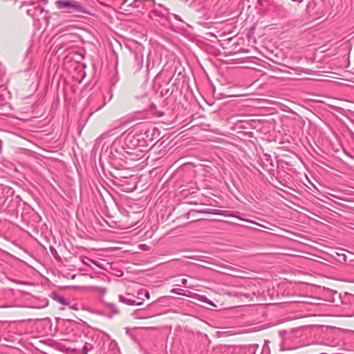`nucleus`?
<instances>
[{"instance_id": "obj_13", "label": "nucleus", "mask_w": 354, "mask_h": 354, "mask_svg": "<svg viewBox=\"0 0 354 354\" xmlns=\"http://www.w3.org/2000/svg\"><path fill=\"white\" fill-rule=\"evenodd\" d=\"M82 261L84 265L88 266L91 268L92 267L93 264L97 266V263L95 261H93L88 257L82 258Z\"/></svg>"}, {"instance_id": "obj_10", "label": "nucleus", "mask_w": 354, "mask_h": 354, "mask_svg": "<svg viewBox=\"0 0 354 354\" xmlns=\"http://www.w3.org/2000/svg\"><path fill=\"white\" fill-rule=\"evenodd\" d=\"M108 352L109 354H119L120 348L118 343L115 340H111L109 344Z\"/></svg>"}, {"instance_id": "obj_5", "label": "nucleus", "mask_w": 354, "mask_h": 354, "mask_svg": "<svg viewBox=\"0 0 354 354\" xmlns=\"http://www.w3.org/2000/svg\"><path fill=\"white\" fill-rule=\"evenodd\" d=\"M195 213L221 215L223 216L239 218V216L236 215V214L231 213L230 211L221 210V209H211V208H205V209H192L187 213V218H189V216L191 215H193Z\"/></svg>"}, {"instance_id": "obj_14", "label": "nucleus", "mask_w": 354, "mask_h": 354, "mask_svg": "<svg viewBox=\"0 0 354 354\" xmlns=\"http://www.w3.org/2000/svg\"><path fill=\"white\" fill-rule=\"evenodd\" d=\"M93 349V346L88 342H86L82 348V354H87L89 351Z\"/></svg>"}, {"instance_id": "obj_31", "label": "nucleus", "mask_w": 354, "mask_h": 354, "mask_svg": "<svg viewBox=\"0 0 354 354\" xmlns=\"http://www.w3.org/2000/svg\"><path fill=\"white\" fill-rule=\"evenodd\" d=\"M343 256H344V259L345 260L346 255H345V254H343Z\"/></svg>"}, {"instance_id": "obj_23", "label": "nucleus", "mask_w": 354, "mask_h": 354, "mask_svg": "<svg viewBox=\"0 0 354 354\" xmlns=\"http://www.w3.org/2000/svg\"><path fill=\"white\" fill-rule=\"evenodd\" d=\"M187 282V280L186 279H182L181 283H182L183 285L185 286Z\"/></svg>"}, {"instance_id": "obj_16", "label": "nucleus", "mask_w": 354, "mask_h": 354, "mask_svg": "<svg viewBox=\"0 0 354 354\" xmlns=\"http://www.w3.org/2000/svg\"><path fill=\"white\" fill-rule=\"evenodd\" d=\"M50 252L51 254H53V256L56 259H60V257L59 256L56 249L53 247V246H50Z\"/></svg>"}, {"instance_id": "obj_24", "label": "nucleus", "mask_w": 354, "mask_h": 354, "mask_svg": "<svg viewBox=\"0 0 354 354\" xmlns=\"http://www.w3.org/2000/svg\"><path fill=\"white\" fill-rule=\"evenodd\" d=\"M174 17L175 18V19L176 20H178V21H181L180 17L177 15H174Z\"/></svg>"}, {"instance_id": "obj_28", "label": "nucleus", "mask_w": 354, "mask_h": 354, "mask_svg": "<svg viewBox=\"0 0 354 354\" xmlns=\"http://www.w3.org/2000/svg\"><path fill=\"white\" fill-rule=\"evenodd\" d=\"M3 169L0 166V175L3 173Z\"/></svg>"}, {"instance_id": "obj_4", "label": "nucleus", "mask_w": 354, "mask_h": 354, "mask_svg": "<svg viewBox=\"0 0 354 354\" xmlns=\"http://www.w3.org/2000/svg\"><path fill=\"white\" fill-rule=\"evenodd\" d=\"M118 144L113 142L110 144L104 142L102 138H100L97 140L93 148V153L95 154L99 153V155H115V153H121L117 149Z\"/></svg>"}, {"instance_id": "obj_18", "label": "nucleus", "mask_w": 354, "mask_h": 354, "mask_svg": "<svg viewBox=\"0 0 354 354\" xmlns=\"http://www.w3.org/2000/svg\"><path fill=\"white\" fill-rule=\"evenodd\" d=\"M109 306L114 314L119 313V310L117 309L116 306L114 304H110Z\"/></svg>"}, {"instance_id": "obj_8", "label": "nucleus", "mask_w": 354, "mask_h": 354, "mask_svg": "<svg viewBox=\"0 0 354 354\" xmlns=\"http://www.w3.org/2000/svg\"><path fill=\"white\" fill-rule=\"evenodd\" d=\"M1 167L3 169V172L8 173L9 171L16 170L15 165L14 163H12V162L7 160L6 159H3L1 162Z\"/></svg>"}, {"instance_id": "obj_26", "label": "nucleus", "mask_w": 354, "mask_h": 354, "mask_svg": "<svg viewBox=\"0 0 354 354\" xmlns=\"http://www.w3.org/2000/svg\"><path fill=\"white\" fill-rule=\"evenodd\" d=\"M100 290L101 292H106V289L105 288H100Z\"/></svg>"}, {"instance_id": "obj_11", "label": "nucleus", "mask_w": 354, "mask_h": 354, "mask_svg": "<svg viewBox=\"0 0 354 354\" xmlns=\"http://www.w3.org/2000/svg\"><path fill=\"white\" fill-rule=\"evenodd\" d=\"M52 298L62 305H69V302L57 293H53Z\"/></svg>"}, {"instance_id": "obj_20", "label": "nucleus", "mask_w": 354, "mask_h": 354, "mask_svg": "<svg viewBox=\"0 0 354 354\" xmlns=\"http://www.w3.org/2000/svg\"><path fill=\"white\" fill-rule=\"evenodd\" d=\"M26 12H27V14H28V15H30V16H33V15H34V13H33V12H32V10H31V9H28V10H27Z\"/></svg>"}, {"instance_id": "obj_3", "label": "nucleus", "mask_w": 354, "mask_h": 354, "mask_svg": "<svg viewBox=\"0 0 354 354\" xmlns=\"http://www.w3.org/2000/svg\"><path fill=\"white\" fill-rule=\"evenodd\" d=\"M270 183L274 187L281 190L278 184L292 190L295 185L292 176L285 171H279L276 176H271Z\"/></svg>"}, {"instance_id": "obj_17", "label": "nucleus", "mask_w": 354, "mask_h": 354, "mask_svg": "<svg viewBox=\"0 0 354 354\" xmlns=\"http://www.w3.org/2000/svg\"><path fill=\"white\" fill-rule=\"evenodd\" d=\"M153 13L154 14L155 16H157L159 17H165V13L158 10L157 8H156L153 10Z\"/></svg>"}, {"instance_id": "obj_9", "label": "nucleus", "mask_w": 354, "mask_h": 354, "mask_svg": "<svg viewBox=\"0 0 354 354\" xmlns=\"http://www.w3.org/2000/svg\"><path fill=\"white\" fill-rule=\"evenodd\" d=\"M118 299L120 302L124 303L126 305H129V306H134V305L140 306L142 304V301H136L133 299H127L121 295H120L118 296Z\"/></svg>"}, {"instance_id": "obj_32", "label": "nucleus", "mask_w": 354, "mask_h": 354, "mask_svg": "<svg viewBox=\"0 0 354 354\" xmlns=\"http://www.w3.org/2000/svg\"><path fill=\"white\" fill-rule=\"evenodd\" d=\"M127 1V0H124L123 3H124Z\"/></svg>"}, {"instance_id": "obj_29", "label": "nucleus", "mask_w": 354, "mask_h": 354, "mask_svg": "<svg viewBox=\"0 0 354 354\" xmlns=\"http://www.w3.org/2000/svg\"><path fill=\"white\" fill-rule=\"evenodd\" d=\"M2 152V150H1V141L0 140V153Z\"/></svg>"}, {"instance_id": "obj_30", "label": "nucleus", "mask_w": 354, "mask_h": 354, "mask_svg": "<svg viewBox=\"0 0 354 354\" xmlns=\"http://www.w3.org/2000/svg\"><path fill=\"white\" fill-rule=\"evenodd\" d=\"M165 12H168V9L167 8H165Z\"/></svg>"}, {"instance_id": "obj_22", "label": "nucleus", "mask_w": 354, "mask_h": 354, "mask_svg": "<svg viewBox=\"0 0 354 354\" xmlns=\"http://www.w3.org/2000/svg\"><path fill=\"white\" fill-rule=\"evenodd\" d=\"M221 267L229 269V270H234V268H232L231 266H229L228 265H223Z\"/></svg>"}, {"instance_id": "obj_25", "label": "nucleus", "mask_w": 354, "mask_h": 354, "mask_svg": "<svg viewBox=\"0 0 354 354\" xmlns=\"http://www.w3.org/2000/svg\"><path fill=\"white\" fill-rule=\"evenodd\" d=\"M235 295H236V296H242V295H244L245 297H248V296L246 295V294L241 293V292H239V293H236V294H235Z\"/></svg>"}, {"instance_id": "obj_2", "label": "nucleus", "mask_w": 354, "mask_h": 354, "mask_svg": "<svg viewBox=\"0 0 354 354\" xmlns=\"http://www.w3.org/2000/svg\"><path fill=\"white\" fill-rule=\"evenodd\" d=\"M14 191L8 186L0 185V211H10L14 207Z\"/></svg>"}, {"instance_id": "obj_27", "label": "nucleus", "mask_w": 354, "mask_h": 354, "mask_svg": "<svg viewBox=\"0 0 354 354\" xmlns=\"http://www.w3.org/2000/svg\"><path fill=\"white\" fill-rule=\"evenodd\" d=\"M70 308H72V309H74V310H77V309H78V308L76 307V306H71Z\"/></svg>"}, {"instance_id": "obj_12", "label": "nucleus", "mask_w": 354, "mask_h": 354, "mask_svg": "<svg viewBox=\"0 0 354 354\" xmlns=\"http://www.w3.org/2000/svg\"><path fill=\"white\" fill-rule=\"evenodd\" d=\"M134 59L137 62V66L136 67V71H140L143 65V57L139 56L138 54H135Z\"/></svg>"}, {"instance_id": "obj_7", "label": "nucleus", "mask_w": 354, "mask_h": 354, "mask_svg": "<svg viewBox=\"0 0 354 354\" xmlns=\"http://www.w3.org/2000/svg\"><path fill=\"white\" fill-rule=\"evenodd\" d=\"M111 166L116 169H122L129 168L127 162L118 156H104Z\"/></svg>"}, {"instance_id": "obj_15", "label": "nucleus", "mask_w": 354, "mask_h": 354, "mask_svg": "<svg viewBox=\"0 0 354 354\" xmlns=\"http://www.w3.org/2000/svg\"><path fill=\"white\" fill-rule=\"evenodd\" d=\"M198 299L201 301L205 302L207 304H209L210 305L215 306V305L213 304V302H212L209 299H208L205 296L198 295Z\"/></svg>"}, {"instance_id": "obj_21", "label": "nucleus", "mask_w": 354, "mask_h": 354, "mask_svg": "<svg viewBox=\"0 0 354 354\" xmlns=\"http://www.w3.org/2000/svg\"><path fill=\"white\" fill-rule=\"evenodd\" d=\"M145 297L147 298V299H149V297H150V294L148 290H145Z\"/></svg>"}, {"instance_id": "obj_6", "label": "nucleus", "mask_w": 354, "mask_h": 354, "mask_svg": "<svg viewBox=\"0 0 354 354\" xmlns=\"http://www.w3.org/2000/svg\"><path fill=\"white\" fill-rule=\"evenodd\" d=\"M259 160H258L263 169L269 171L270 174L274 171L275 165L278 164L277 156H274V160L271 158V156H258Z\"/></svg>"}, {"instance_id": "obj_19", "label": "nucleus", "mask_w": 354, "mask_h": 354, "mask_svg": "<svg viewBox=\"0 0 354 354\" xmlns=\"http://www.w3.org/2000/svg\"><path fill=\"white\" fill-rule=\"evenodd\" d=\"M180 289L174 288L171 290V292L182 295L183 294L180 292Z\"/></svg>"}, {"instance_id": "obj_1", "label": "nucleus", "mask_w": 354, "mask_h": 354, "mask_svg": "<svg viewBox=\"0 0 354 354\" xmlns=\"http://www.w3.org/2000/svg\"><path fill=\"white\" fill-rule=\"evenodd\" d=\"M55 4L58 9H66L64 12L73 14L76 17H82V15H91L86 7L80 1L76 0H57L55 2Z\"/></svg>"}]
</instances>
